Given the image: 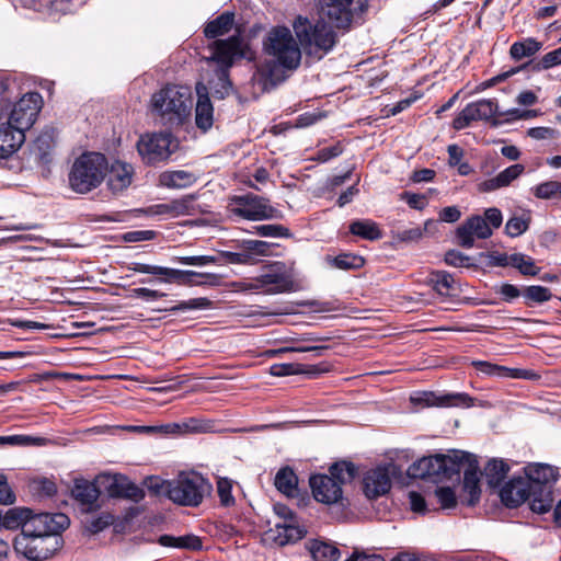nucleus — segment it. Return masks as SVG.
Segmentation results:
<instances>
[{
  "label": "nucleus",
  "mask_w": 561,
  "mask_h": 561,
  "mask_svg": "<svg viewBox=\"0 0 561 561\" xmlns=\"http://www.w3.org/2000/svg\"><path fill=\"white\" fill-rule=\"evenodd\" d=\"M69 525L66 514H36L23 527V534L15 536L14 551L28 561H46L62 548L61 533Z\"/></svg>",
  "instance_id": "nucleus-1"
},
{
  "label": "nucleus",
  "mask_w": 561,
  "mask_h": 561,
  "mask_svg": "<svg viewBox=\"0 0 561 561\" xmlns=\"http://www.w3.org/2000/svg\"><path fill=\"white\" fill-rule=\"evenodd\" d=\"M266 59L259 66V71L272 83L286 78V71L298 68L301 61L300 44L285 26L273 27L264 41Z\"/></svg>",
  "instance_id": "nucleus-2"
},
{
  "label": "nucleus",
  "mask_w": 561,
  "mask_h": 561,
  "mask_svg": "<svg viewBox=\"0 0 561 561\" xmlns=\"http://www.w3.org/2000/svg\"><path fill=\"white\" fill-rule=\"evenodd\" d=\"M193 95L190 87L168 84L152 94L150 110L164 124L182 125L192 113Z\"/></svg>",
  "instance_id": "nucleus-3"
},
{
  "label": "nucleus",
  "mask_w": 561,
  "mask_h": 561,
  "mask_svg": "<svg viewBox=\"0 0 561 561\" xmlns=\"http://www.w3.org/2000/svg\"><path fill=\"white\" fill-rule=\"evenodd\" d=\"M293 27L301 48L309 56L321 59L335 45V32L323 18L312 24L307 18L298 16Z\"/></svg>",
  "instance_id": "nucleus-4"
},
{
  "label": "nucleus",
  "mask_w": 561,
  "mask_h": 561,
  "mask_svg": "<svg viewBox=\"0 0 561 561\" xmlns=\"http://www.w3.org/2000/svg\"><path fill=\"white\" fill-rule=\"evenodd\" d=\"M107 159L100 152H84L78 157L69 172V185L79 194L96 188L106 175Z\"/></svg>",
  "instance_id": "nucleus-5"
},
{
  "label": "nucleus",
  "mask_w": 561,
  "mask_h": 561,
  "mask_svg": "<svg viewBox=\"0 0 561 561\" xmlns=\"http://www.w3.org/2000/svg\"><path fill=\"white\" fill-rule=\"evenodd\" d=\"M329 473L314 474L309 483L314 500L324 504H334L342 499V485L352 481L356 469L351 462L340 461L330 467Z\"/></svg>",
  "instance_id": "nucleus-6"
},
{
  "label": "nucleus",
  "mask_w": 561,
  "mask_h": 561,
  "mask_svg": "<svg viewBox=\"0 0 561 561\" xmlns=\"http://www.w3.org/2000/svg\"><path fill=\"white\" fill-rule=\"evenodd\" d=\"M524 473L533 491L531 511L547 513L553 505L552 485L558 480V469L547 463H529Z\"/></svg>",
  "instance_id": "nucleus-7"
},
{
  "label": "nucleus",
  "mask_w": 561,
  "mask_h": 561,
  "mask_svg": "<svg viewBox=\"0 0 561 561\" xmlns=\"http://www.w3.org/2000/svg\"><path fill=\"white\" fill-rule=\"evenodd\" d=\"M167 496L175 504L198 506L211 490L210 483L195 471L181 472L175 479L165 484Z\"/></svg>",
  "instance_id": "nucleus-8"
},
{
  "label": "nucleus",
  "mask_w": 561,
  "mask_h": 561,
  "mask_svg": "<svg viewBox=\"0 0 561 561\" xmlns=\"http://www.w3.org/2000/svg\"><path fill=\"white\" fill-rule=\"evenodd\" d=\"M367 10V0H323L320 12L336 28L347 30L360 24Z\"/></svg>",
  "instance_id": "nucleus-9"
},
{
  "label": "nucleus",
  "mask_w": 561,
  "mask_h": 561,
  "mask_svg": "<svg viewBox=\"0 0 561 561\" xmlns=\"http://www.w3.org/2000/svg\"><path fill=\"white\" fill-rule=\"evenodd\" d=\"M176 149L178 141L170 133L146 134L137 142L138 153L147 164H156L168 160Z\"/></svg>",
  "instance_id": "nucleus-10"
},
{
  "label": "nucleus",
  "mask_w": 561,
  "mask_h": 561,
  "mask_svg": "<svg viewBox=\"0 0 561 561\" xmlns=\"http://www.w3.org/2000/svg\"><path fill=\"white\" fill-rule=\"evenodd\" d=\"M463 470V490L469 494L468 503L473 505L480 497V468L478 459L473 454L455 450L451 458L450 471L459 472Z\"/></svg>",
  "instance_id": "nucleus-11"
},
{
  "label": "nucleus",
  "mask_w": 561,
  "mask_h": 561,
  "mask_svg": "<svg viewBox=\"0 0 561 561\" xmlns=\"http://www.w3.org/2000/svg\"><path fill=\"white\" fill-rule=\"evenodd\" d=\"M230 211L248 220H266L278 217V210L267 199L248 194L231 199Z\"/></svg>",
  "instance_id": "nucleus-12"
},
{
  "label": "nucleus",
  "mask_w": 561,
  "mask_h": 561,
  "mask_svg": "<svg viewBox=\"0 0 561 561\" xmlns=\"http://www.w3.org/2000/svg\"><path fill=\"white\" fill-rule=\"evenodd\" d=\"M42 103L43 100L39 93L28 92L24 94L14 104L5 123L25 133L35 123Z\"/></svg>",
  "instance_id": "nucleus-13"
},
{
  "label": "nucleus",
  "mask_w": 561,
  "mask_h": 561,
  "mask_svg": "<svg viewBox=\"0 0 561 561\" xmlns=\"http://www.w3.org/2000/svg\"><path fill=\"white\" fill-rule=\"evenodd\" d=\"M294 276L291 267L283 262H274L267 265L256 277L261 289L270 294L287 293L294 288Z\"/></svg>",
  "instance_id": "nucleus-14"
},
{
  "label": "nucleus",
  "mask_w": 561,
  "mask_h": 561,
  "mask_svg": "<svg viewBox=\"0 0 561 561\" xmlns=\"http://www.w3.org/2000/svg\"><path fill=\"white\" fill-rule=\"evenodd\" d=\"M497 101L494 99H481L471 102L455 117L453 127L461 130L476 121H489L494 116L500 118Z\"/></svg>",
  "instance_id": "nucleus-15"
},
{
  "label": "nucleus",
  "mask_w": 561,
  "mask_h": 561,
  "mask_svg": "<svg viewBox=\"0 0 561 561\" xmlns=\"http://www.w3.org/2000/svg\"><path fill=\"white\" fill-rule=\"evenodd\" d=\"M134 272L140 274H150L160 277L162 283H179L188 286H199L201 273L195 271H183L158 265H150L144 263H135Z\"/></svg>",
  "instance_id": "nucleus-16"
},
{
  "label": "nucleus",
  "mask_w": 561,
  "mask_h": 561,
  "mask_svg": "<svg viewBox=\"0 0 561 561\" xmlns=\"http://www.w3.org/2000/svg\"><path fill=\"white\" fill-rule=\"evenodd\" d=\"M451 455H434L414 461L408 469L409 477L426 479L445 476L451 469Z\"/></svg>",
  "instance_id": "nucleus-17"
},
{
  "label": "nucleus",
  "mask_w": 561,
  "mask_h": 561,
  "mask_svg": "<svg viewBox=\"0 0 561 561\" xmlns=\"http://www.w3.org/2000/svg\"><path fill=\"white\" fill-rule=\"evenodd\" d=\"M394 465L388 463L368 470L363 479L364 493L368 499H377L386 494L391 488V476Z\"/></svg>",
  "instance_id": "nucleus-18"
},
{
  "label": "nucleus",
  "mask_w": 561,
  "mask_h": 561,
  "mask_svg": "<svg viewBox=\"0 0 561 561\" xmlns=\"http://www.w3.org/2000/svg\"><path fill=\"white\" fill-rule=\"evenodd\" d=\"M492 236V229L481 216H472L466 219L456 230L458 244L465 249L474 245V238L488 239Z\"/></svg>",
  "instance_id": "nucleus-19"
},
{
  "label": "nucleus",
  "mask_w": 561,
  "mask_h": 561,
  "mask_svg": "<svg viewBox=\"0 0 561 561\" xmlns=\"http://www.w3.org/2000/svg\"><path fill=\"white\" fill-rule=\"evenodd\" d=\"M245 56V44L240 36L233 35L228 39H219L214 43L213 59L225 68L231 67L236 59Z\"/></svg>",
  "instance_id": "nucleus-20"
},
{
  "label": "nucleus",
  "mask_w": 561,
  "mask_h": 561,
  "mask_svg": "<svg viewBox=\"0 0 561 561\" xmlns=\"http://www.w3.org/2000/svg\"><path fill=\"white\" fill-rule=\"evenodd\" d=\"M502 502L508 507H517L533 501V491L525 477H514L500 491Z\"/></svg>",
  "instance_id": "nucleus-21"
},
{
  "label": "nucleus",
  "mask_w": 561,
  "mask_h": 561,
  "mask_svg": "<svg viewBox=\"0 0 561 561\" xmlns=\"http://www.w3.org/2000/svg\"><path fill=\"white\" fill-rule=\"evenodd\" d=\"M134 168L127 162L119 160L114 161L111 165L107 164V187L113 194H119L128 188L134 179Z\"/></svg>",
  "instance_id": "nucleus-22"
},
{
  "label": "nucleus",
  "mask_w": 561,
  "mask_h": 561,
  "mask_svg": "<svg viewBox=\"0 0 561 561\" xmlns=\"http://www.w3.org/2000/svg\"><path fill=\"white\" fill-rule=\"evenodd\" d=\"M413 401L422 402L427 407H457L470 408L474 405V398L466 392L448 393L444 396H435L432 392H425L417 398H412Z\"/></svg>",
  "instance_id": "nucleus-23"
},
{
  "label": "nucleus",
  "mask_w": 561,
  "mask_h": 561,
  "mask_svg": "<svg viewBox=\"0 0 561 561\" xmlns=\"http://www.w3.org/2000/svg\"><path fill=\"white\" fill-rule=\"evenodd\" d=\"M72 497L79 503L84 513H90L99 508L98 500L100 491L94 483L87 480H76L71 489Z\"/></svg>",
  "instance_id": "nucleus-24"
},
{
  "label": "nucleus",
  "mask_w": 561,
  "mask_h": 561,
  "mask_svg": "<svg viewBox=\"0 0 561 561\" xmlns=\"http://www.w3.org/2000/svg\"><path fill=\"white\" fill-rule=\"evenodd\" d=\"M196 93L198 99L195 108V123L199 129L207 131L214 124V107L208 98V90L205 84L197 83Z\"/></svg>",
  "instance_id": "nucleus-25"
},
{
  "label": "nucleus",
  "mask_w": 561,
  "mask_h": 561,
  "mask_svg": "<svg viewBox=\"0 0 561 561\" xmlns=\"http://www.w3.org/2000/svg\"><path fill=\"white\" fill-rule=\"evenodd\" d=\"M25 141V134L19 128L0 124V159H7L16 152Z\"/></svg>",
  "instance_id": "nucleus-26"
},
{
  "label": "nucleus",
  "mask_w": 561,
  "mask_h": 561,
  "mask_svg": "<svg viewBox=\"0 0 561 561\" xmlns=\"http://www.w3.org/2000/svg\"><path fill=\"white\" fill-rule=\"evenodd\" d=\"M525 171V167L520 163H515L503 171H501L496 176L485 180L478 185L480 192H492L502 187H506L512 184L516 179H518L523 172Z\"/></svg>",
  "instance_id": "nucleus-27"
},
{
  "label": "nucleus",
  "mask_w": 561,
  "mask_h": 561,
  "mask_svg": "<svg viewBox=\"0 0 561 561\" xmlns=\"http://www.w3.org/2000/svg\"><path fill=\"white\" fill-rule=\"evenodd\" d=\"M33 516L32 512L27 508L13 507L8 510L4 514H2L1 511L0 529L5 528L9 530H15L21 528L20 534H23V527L32 519Z\"/></svg>",
  "instance_id": "nucleus-28"
},
{
  "label": "nucleus",
  "mask_w": 561,
  "mask_h": 561,
  "mask_svg": "<svg viewBox=\"0 0 561 561\" xmlns=\"http://www.w3.org/2000/svg\"><path fill=\"white\" fill-rule=\"evenodd\" d=\"M276 489L288 497L298 494V478L290 467L280 468L274 479Z\"/></svg>",
  "instance_id": "nucleus-29"
},
{
  "label": "nucleus",
  "mask_w": 561,
  "mask_h": 561,
  "mask_svg": "<svg viewBox=\"0 0 561 561\" xmlns=\"http://www.w3.org/2000/svg\"><path fill=\"white\" fill-rule=\"evenodd\" d=\"M307 549L314 561H337L340 558V550L334 545L322 540L308 541Z\"/></svg>",
  "instance_id": "nucleus-30"
},
{
  "label": "nucleus",
  "mask_w": 561,
  "mask_h": 561,
  "mask_svg": "<svg viewBox=\"0 0 561 561\" xmlns=\"http://www.w3.org/2000/svg\"><path fill=\"white\" fill-rule=\"evenodd\" d=\"M274 533V540L279 546L294 543L306 535L305 528L287 522L276 524Z\"/></svg>",
  "instance_id": "nucleus-31"
},
{
  "label": "nucleus",
  "mask_w": 561,
  "mask_h": 561,
  "mask_svg": "<svg viewBox=\"0 0 561 561\" xmlns=\"http://www.w3.org/2000/svg\"><path fill=\"white\" fill-rule=\"evenodd\" d=\"M158 542L163 547L187 549L193 551L201 550L203 547L201 538L192 534L180 537L162 535L159 537Z\"/></svg>",
  "instance_id": "nucleus-32"
},
{
  "label": "nucleus",
  "mask_w": 561,
  "mask_h": 561,
  "mask_svg": "<svg viewBox=\"0 0 561 561\" xmlns=\"http://www.w3.org/2000/svg\"><path fill=\"white\" fill-rule=\"evenodd\" d=\"M196 182V176L184 170L167 171L160 175V184L169 188H184Z\"/></svg>",
  "instance_id": "nucleus-33"
},
{
  "label": "nucleus",
  "mask_w": 561,
  "mask_h": 561,
  "mask_svg": "<svg viewBox=\"0 0 561 561\" xmlns=\"http://www.w3.org/2000/svg\"><path fill=\"white\" fill-rule=\"evenodd\" d=\"M427 283L438 295L444 297L451 296L456 285L454 277L445 271L432 272Z\"/></svg>",
  "instance_id": "nucleus-34"
},
{
  "label": "nucleus",
  "mask_w": 561,
  "mask_h": 561,
  "mask_svg": "<svg viewBox=\"0 0 561 561\" xmlns=\"http://www.w3.org/2000/svg\"><path fill=\"white\" fill-rule=\"evenodd\" d=\"M234 21V14L231 12H225L215 20L207 23L204 30V34L208 38H216L217 36L228 33Z\"/></svg>",
  "instance_id": "nucleus-35"
},
{
  "label": "nucleus",
  "mask_w": 561,
  "mask_h": 561,
  "mask_svg": "<svg viewBox=\"0 0 561 561\" xmlns=\"http://www.w3.org/2000/svg\"><path fill=\"white\" fill-rule=\"evenodd\" d=\"M510 471L508 465L502 459H492L488 462L484 473L488 484L497 488L506 478Z\"/></svg>",
  "instance_id": "nucleus-36"
},
{
  "label": "nucleus",
  "mask_w": 561,
  "mask_h": 561,
  "mask_svg": "<svg viewBox=\"0 0 561 561\" xmlns=\"http://www.w3.org/2000/svg\"><path fill=\"white\" fill-rule=\"evenodd\" d=\"M542 47V44L533 37H527L520 42L514 43L510 48V54L513 59L520 60L526 57H531L537 54Z\"/></svg>",
  "instance_id": "nucleus-37"
},
{
  "label": "nucleus",
  "mask_w": 561,
  "mask_h": 561,
  "mask_svg": "<svg viewBox=\"0 0 561 561\" xmlns=\"http://www.w3.org/2000/svg\"><path fill=\"white\" fill-rule=\"evenodd\" d=\"M351 233L366 240H378L381 238V231L376 222L369 219L355 220L350 225Z\"/></svg>",
  "instance_id": "nucleus-38"
},
{
  "label": "nucleus",
  "mask_w": 561,
  "mask_h": 561,
  "mask_svg": "<svg viewBox=\"0 0 561 561\" xmlns=\"http://www.w3.org/2000/svg\"><path fill=\"white\" fill-rule=\"evenodd\" d=\"M213 302L206 297H197L188 300L181 301L178 305L170 307L168 310L172 312H188L196 310H206L211 307Z\"/></svg>",
  "instance_id": "nucleus-39"
},
{
  "label": "nucleus",
  "mask_w": 561,
  "mask_h": 561,
  "mask_svg": "<svg viewBox=\"0 0 561 561\" xmlns=\"http://www.w3.org/2000/svg\"><path fill=\"white\" fill-rule=\"evenodd\" d=\"M539 115H541V112L539 110L510 108L507 111L501 112L500 117L504 118L494 121L493 125H497L500 123H512L522 119H530Z\"/></svg>",
  "instance_id": "nucleus-40"
},
{
  "label": "nucleus",
  "mask_w": 561,
  "mask_h": 561,
  "mask_svg": "<svg viewBox=\"0 0 561 561\" xmlns=\"http://www.w3.org/2000/svg\"><path fill=\"white\" fill-rule=\"evenodd\" d=\"M332 265L340 270H356L365 264V260L360 255L353 253H342L330 260Z\"/></svg>",
  "instance_id": "nucleus-41"
},
{
  "label": "nucleus",
  "mask_w": 561,
  "mask_h": 561,
  "mask_svg": "<svg viewBox=\"0 0 561 561\" xmlns=\"http://www.w3.org/2000/svg\"><path fill=\"white\" fill-rule=\"evenodd\" d=\"M534 195L540 199L561 198V182L547 181L533 188Z\"/></svg>",
  "instance_id": "nucleus-42"
},
{
  "label": "nucleus",
  "mask_w": 561,
  "mask_h": 561,
  "mask_svg": "<svg viewBox=\"0 0 561 561\" xmlns=\"http://www.w3.org/2000/svg\"><path fill=\"white\" fill-rule=\"evenodd\" d=\"M511 266L517 268L523 275L535 276L539 273V268L535 265V261L523 253L512 254Z\"/></svg>",
  "instance_id": "nucleus-43"
},
{
  "label": "nucleus",
  "mask_w": 561,
  "mask_h": 561,
  "mask_svg": "<svg viewBox=\"0 0 561 561\" xmlns=\"http://www.w3.org/2000/svg\"><path fill=\"white\" fill-rule=\"evenodd\" d=\"M472 366L485 376L507 378L510 368L490 362L473 360Z\"/></svg>",
  "instance_id": "nucleus-44"
},
{
  "label": "nucleus",
  "mask_w": 561,
  "mask_h": 561,
  "mask_svg": "<svg viewBox=\"0 0 561 561\" xmlns=\"http://www.w3.org/2000/svg\"><path fill=\"white\" fill-rule=\"evenodd\" d=\"M529 221V215H524L520 217L514 216L507 220L505 225V231L512 238L518 237L528 229Z\"/></svg>",
  "instance_id": "nucleus-45"
},
{
  "label": "nucleus",
  "mask_w": 561,
  "mask_h": 561,
  "mask_svg": "<svg viewBox=\"0 0 561 561\" xmlns=\"http://www.w3.org/2000/svg\"><path fill=\"white\" fill-rule=\"evenodd\" d=\"M527 301L542 304L551 299L549 288L543 286H527L523 291Z\"/></svg>",
  "instance_id": "nucleus-46"
},
{
  "label": "nucleus",
  "mask_w": 561,
  "mask_h": 561,
  "mask_svg": "<svg viewBox=\"0 0 561 561\" xmlns=\"http://www.w3.org/2000/svg\"><path fill=\"white\" fill-rule=\"evenodd\" d=\"M243 250L251 255L265 256L271 253L272 244L260 240H244Z\"/></svg>",
  "instance_id": "nucleus-47"
},
{
  "label": "nucleus",
  "mask_w": 561,
  "mask_h": 561,
  "mask_svg": "<svg viewBox=\"0 0 561 561\" xmlns=\"http://www.w3.org/2000/svg\"><path fill=\"white\" fill-rule=\"evenodd\" d=\"M254 229L261 237L282 238L289 236V230L286 227L276 224L259 225Z\"/></svg>",
  "instance_id": "nucleus-48"
},
{
  "label": "nucleus",
  "mask_w": 561,
  "mask_h": 561,
  "mask_svg": "<svg viewBox=\"0 0 561 561\" xmlns=\"http://www.w3.org/2000/svg\"><path fill=\"white\" fill-rule=\"evenodd\" d=\"M558 65H561V46L543 55L539 61L534 64L533 69L536 71H541Z\"/></svg>",
  "instance_id": "nucleus-49"
},
{
  "label": "nucleus",
  "mask_w": 561,
  "mask_h": 561,
  "mask_svg": "<svg viewBox=\"0 0 561 561\" xmlns=\"http://www.w3.org/2000/svg\"><path fill=\"white\" fill-rule=\"evenodd\" d=\"M302 371H305L302 364L283 363L274 364L270 367L271 375L276 377L299 375Z\"/></svg>",
  "instance_id": "nucleus-50"
},
{
  "label": "nucleus",
  "mask_w": 561,
  "mask_h": 561,
  "mask_svg": "<svg viewBox=\"0 0 561 561\" xmlns=\"http://www.w3.org/2000/svg\"><path fill=\"white\" fill-rule=\"evenodd\" d=\"M114 523V516L108 513H103L93 517L85 526L87 530L91 534H98Z\"/></svg>",
  "instance_id": "nucleus-51"
},
{
  "label": "nucleus",
  "mask_w": 561,
  "mask_h": 561,
  "mask_svg": "<svg viewBox=\"0 0 561 561\" xmlns=\"http://www.w3.org/2000/svg\"><path fill=\"white\" fill-rule=\"evenodd\" d=\"M231 489H232V484H231L230 480H228L226 478H220L217 481V492H218L221 504L225 506H229V505L233 504V502H234V499L231 494Z\"/></svg>",
  "instance_id": "nucleus-52"
},
{
  "label": "nucleus",
  "mask_w": 561,
  "mask_h": 561,
  "mask_svg": "<svg viewBox=\"0 0 561 561\" xmlns=\"http://www.w3.org/2000/svg\"><path fill=\"white\" fill-rule=\"evenodd\" d=\"M445 262L446 264L454 267H463L470 265V257L468 255H465L460 251L449 250L445 254Z\"/></svg>",
  "instance_id": "nucleus-53"
},
{
  "label": "nucleus",
  "mask_w": 561,
  "mask_h": 561,
  "mask_svg": "<svg viewBox=\"0 0 561 561\" xmlns=\"http://www.w3.org/2000/svg\"><path fill=\"white\" fill-rule=\"evenodd\" d=\"M175 260L180 264L193 266H205L216 262V257L209 255L179 256Z\"/></svg>",
  "instance_id": "nucleus-54"
},
{
  "label": "nucleus",
  "mask_w": 561,
  "mask_h": 561,
  "mask_svg": "<svg viewBox=\"0 0 561 561\" xmlns=\"http://www.w3.org/2000/svg\"><path fill=\"white\" fill-rule=\"evenodd\" d=\"M182 433H201L206 432L209 426L206 422L191 417L183 422H180Z\"/></svg>",
  "instance_id": "nucleus-55"
},
{
  "label": "nucleus",
  "mask_w": 561,
  "mask_h": 561,
  "mask_svg": "<svg viewBox=\"0 0 561 561\" xmlns=\"http://www.w3.org/2000/svg\"><path fill=\"white\" fill-rule=\"evenodd\" d=\"M435 494L444 508H451L456 505V494L451 488H438Z\"/></svg>",
  "instance_id": "nucleus-56"
},
{
  "label": "nucleus",
  "mask_w": 561,
  "mask_h": 561,
  "mask_svg": "<svg viewBox=\"0 0 561 561\" xmlns=\"http://www.w3.org/2000/svg\"><path fill=\"white\" fill-rule=\"evenodd\" d=\"M558 135V131L550 127H531L527 130V136L535 140L553 139Z\"/></svg>",
  "instance_id": "nucleus-57"
},
{
  "label": "nucleus",
  "mask_w": 561,
  "mask_h": 561,
  "mask_svg": "<svg viewBox=\"0 0 561 561\" xmlns=\"http://www.w3.org/2000/svg\"><path fill=\"white\" fill-rule=\"evenodd\" d=\"M325 346H310V345H299V346H287L278 350H273L270 352L272 356H276L286 352H297V353H307V352H316L317 354H321Z\"/></svg>",
  "instance_id": "nucleus-58"
},
{
  "label": "nucleus",
  "mask_w": 561,
  "mask_h": 561,
  "mask_svg": "<svg viewBox=\"0 0 561 561\" xmlns=\"http://www.w3.org/2000/svg\"><path fill=\"white\" fill-rule=\"evenodd\" d=\"M165 294L159 290L149 289L146 287L134 288L130 293V297L133 298H141L147 301H152L158 298L164 297Z\"/></svg>",
  "instance_id": "nucleus-59"
},
{
  "label": "nucleus",
  "mask_w": 561,
  "mask_h": 561,
  "mask_svg": "<svg viewBox=\"0 0 561 561\" xmlns=\"http://www.w3.org/2000/svg\"><path fill=\"white\" fill-rule=\"evenodd\" d=\"M153 238L154 232L152 230H134L123 234V240L126 242L149 241Z\"/></svg>",
  "instance_id": "nucleus-60"
},
{
  "label": "nucleus",
  "mask_w": 561,
  "mask_h": 561,
  "mask_svg": "<svg viewBox=\"0 0 561 561\" xmlns=\"http://www.w3.org/2000/svg\"><path fill=\"white\" fill-rule=\"evenodd\" d=\"M15 501V495L12 492L5 476L0 474V504L10 505Z\"/></svg>",
  "instance_id": "nucleus-61"
},
{
  "label": "nucleus",
  "mask_w": 561,
  "mask_h": 561,
  "mask_svg": "<svg viewBox=\"0 0 561 561\" xmlns=\"http://www.w3.org/2000/svg\"><path fill=\"white\" fill-rule=\"evenodd\" d=\"M408 497H409L410 507L414 513H419V514L426 513V511H427L426 502L420 493H417L415 491H410L408 493Z\"/></svg>",
  "instance_id": "nucleus-62"
},
{
  "label": "nucleus",
  "mask_w": 561,
  "mask_h": 561,
  "mask_svg": "<svg viewBox=\"0 0 561 561\" xmlns=\"http://www.w3.org/2000/svg\"><path fill=\"white\" fill-rule=\"evenodd\" d=\"M404 199L411 208L419 210H422L427 205L426 197L421 194L405 193Z\"/></svg>",
  "instance_id": "nucleus-63"
},
{
  "label": "nucleus",
  "mask_w": 561,
  "mask_h": 561,
  "mask_svg": "<svg viewBox=\"0 0 561 561\" xmlns=\"http://www.w3.org/2000/svg\"><path fill=\"white\" fill-rule=\"evenodd\" d=\"M461 217V211L456 206H448L440 210L439 219L445 222H456Z\"/></svg>",
  "instance_id": "nucleus-64"
}]
</instances>
